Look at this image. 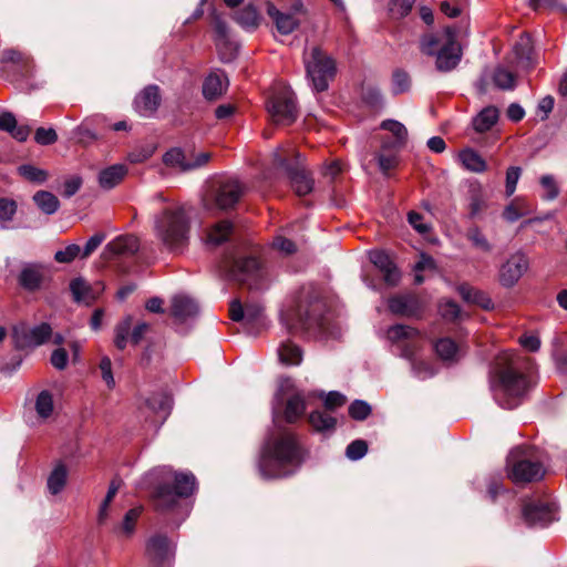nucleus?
Instances as JSON below:
<instances>
[{
  "label": "nucleus",
  "instance_id": "1",
  "mask_svg": "<svg viewBox=\"0 0 567 567\" xmlns=\"http://www.w3.org/2000/svg\"><path fill=\"white\" fill-rule=\"evenodd\" d=\"M527 359L513 351L501 352L488 373L494 400L503 409L518 406L528 390V381L522 370Z\"/></svg>",
  "mask_w": 567,
  "mask_h": 567
},
{
  "label": "nucleus",
  "instance_id": "2",
  "mask_svg": "<svg viewBox=\"0 0 567 567\" xmlns=\"http://www.w3.org/2000/svg\"><path fill=\"white\" fill-rule=\"evenodd\" d=\"M301 462V450L295 435L282 430L266 440L258 461V471L264 480L284 478L295 474Z\"/></svg>",
  "mask_w": 567,
  "mask_h": 567
},
{
  "label": "nucleus",
  "instance_id": "3",
  "mask_svg": "<svg viewBox=\"0 0 567 567\" xmlns=\"http://www.w3.org/2000/svg\"><path fill=\"white\" fill-rule=\"evenodd\" d=\"M153 234L163 249L181 254L190 239L192 215L187 206L168 203L153 215Z\"/></svg>",
  "mask_w": 567,
  "mask_h": 567
},
{
  "label": "nucleus",
  "instance_id": "4",
  "mask_svg": "<svg viewBox=\"0 0 567 567\" xmlns=\"http://www.w3.org/2000/svg\"><path fill=\"white\" fill-rule=\"evenodd\" d=\"M150 477L162 478L154 493V506L157 512H175L184 519L188 509L182 507L179 499L190 496L196 489V478L192 473H177L168 466L154 468Z\"/></svg>",
  "mask_w": 567,
  "mask_h": 567
},
{
  "label": "nucleus",
  "instance_id": "5",
  "mask_svg": "<svg viewBox=\"0 0 567 567\" xmlns=\"http://www.w3.org/2000/svg\"><path fill=\"white\" fill-rule=\"evenodd\" d=\"M457 35L458 30L449 25L441 33L424 35L420 41L421 51L435 56V66L440 72H450L461 62L463 50Z\"/></svg>",
  "mask_w": 567,
  "mask_h": 567
},
{
  "label": "nucleus",
  "instance_id": "6",
  "mask_svg": "<svg viewBox=\"0 0 567 567\" xmlns=\"http://www.w3.org/2000/svg\"><path fill=\"white\" fill-rule=\"evenodd\" d=\"M305 68L308 79L311 81L316 92H323L329 87V82L337 73L336 61L324 53L319 47L311 48L305 53Z\"/></svg>",
  "mask_w": 567,
  "mask_h": 567
},
{
  "label": "nucleus",
  "instance_id": "7",
  "mask_svg": "<svg viewBox=\"0 0 567 567\" xmlns=\"http://www.w3.org/2000/svg\"><path fill=\"white\" fill-rule=\"evenodd\" d=\"M267 111L275 124H292L298 117V106L291 89L284 84L276 86L268 99Z\"/></svg>",
  "mask_w": 567,
  "mask_h": 567
},
{
  "label": "nucleus",
  "instance_id": "8",
  "mask_svg": "<svg viewBox=\"0 0 567 567\" xmlns=\"http://www.w3.org/2000/svg\"><path fill=\"white\" fill-rule=\"evenodd\" d=\"M529 450L515 447L507 456L508 475L515 483L532 482L543 477L544 468L539 462L528 458Z\"/></svg>",
  "mask_w": 567,
  "mask_h": 567
},
{
  "label": "nucleus",
  "instance_id": "9",
  "mask_svg": "<svg viewBox=\"0 0 567 567\" xmlns=\"http://www.w3.org/2000/svg\"><path fill=\"white\" fill-rule=\"evenodd\" d=\"M296 162L290 164L284 155L282 148H277L272 153L274 164L284 169L288 175L291 186L299 196L308 195L313 189V179L306 173L300 163V154L295 153Z\"/></svg>",
  "mask_w": 567,
  "mask_h": 567
},
{
  "label": "nucleus",
  "instance_id": "10",
  "mask_svg": "<svg viewBox=\"0 0 567 567\" xmlns=\"http://www.w3.org/2000/svg\"><path fill=\"white\" fill-rule=\"evenodd\" d=\"M52 336V329L49 323H40L34 327H28L20 323L13 327L12 338L17 349L35 348L47 342Z\"/></svg>",
  "mask_w": 567,
  "mask_h": 567
},
{
  "label": "nucleus",
  "instance_id": "11",
  "mask_svg": "<svg viewBox=\"0 0 567 567\" xmlns=\"http://www.w3.org/2000/svg\"><path fill=\"white\" fill-rule=\"evenodd\" d=\"M210 159V153L200 152L198 154H187L182 148L174 147L167 151L163 156L166 166L185 173L205 166Z\"/></svg>",
  "mask_w": 567,
  "mask_h": 567
},
{
  "label": "nucleus",
  "instance_id": "12",
  "mask_svg": "<svg viewBox=\"0 0 567 567\" xmlns=\"http://www.w3.org/2000/svg\"><path fill=\"white\" fill-rule=\"evenodd\" d=\"M51 278L50 268L39 262H24L18 275L19 286L29 292L42 289Z\"/></svg>",
  "mask_w": 567,
  "mask_h": 567
},
{
  "label": "nucleus",
  "instance_id": "13",
  "mask_svg": "<svg viewBox=\"0 0 567 567\" xmlns=\"http://www.w3.org/2000/svg\"><path fill=\"white\" fill-rule=\"evenodd\" d=\"M528 268V260L522 252L513 254L499 268L498 280L503 287L515 286Z\"/></svg>",
  "mask_w": 567,
  "mask_h": 567
},
{
  "label": "nucleus",
  "instance_id": "14",
  "mask_svg": "<svg viewBox=\"0 0 567 567\" xmlns=\"http://www.w3.org/2000/svg\"><path fill=\"white\" fill-rule=\"evenodd\" d=\"M244 187L240 182L235 177H227L219 182L215 195L216 206L226 210L233 208L241 197Z\"/></svg>",
  "mask_w": 567,
  "mask_h": 567
},
{
  "label": "nucleus",
  "instance_id": "15",
  "mask_svg": "<svg viewBox=\"0 0 567 567\" xmlns=\"http://www.w3.org/2000/svg\"><path fill=\"white\" fill-rule=\"evenodd\" d=\"M231 276L235 280L247 282L252 288H258L261 278V265L255 257L240 258L235 261Z\"/></svg>",
  "mask_w": 567,
  "mask_h": 567
},
{
  "label": "nucleus",
  "instance_id": "16",
  "mask_svg": "<svg viewBox=\"0 0 567 567\" xmlns=\"http://www.w3.org/2000/svg\"><path fill=\"white\" fill-rule=\"evenodd\" d=\"M140 249V240L134 235H121L111 240L103 249L102 257L106 260L134 255Z\"/></svg>",
  "mask_w": 567,
  "mask_h": 567
},
{
  "label": "nucleus",
  "instance_id": "17",
  "mask_svg": "<svg viewBox=\"0 0 567 567\" xmlns=\"http://www.w3.org/2000/svg\"><path fill=\"white\" fill-rule=\"evenodd\" d=\"M369 259L382 274L388 286L394 287L400 282L401 272L388 254L382 250H371L369 251Z\"/></svg>",
  "mask_w": 567,
  "mask_h": 567
},
{
  "label": "nucleus",
  "instance_id": "18",
  "mask_svg": "<svg viewBox=\"0 0 567 567\" xmlns=\"http://www.w3.org/2000/svg\"><path fill=\"white\" fill-rule=\"evenodd\" d=\"M161 104L159 87L157 85H147L134 101L136 112L144 116H152Z\"/></svg>",
  "mask_w": 567,
  "mask_h": 567
},
{
  "label": "nucleus",
  "instance_id": "19",
  "mask_svg": "<svg viewBox=\"0 0 567 567\" xmlns=\"http://www.w3.org/2000/svg\"><path fill=\"white\" fill-rule=\"evenodd\" d=\"M174 544L167 536L158 534L148 538L146 543V555L155 563H163L174 555Z\"/></svg>",
  "mask_w": 567,
  "mask_h": 567
},
{
  "label": "nucleus",
  "instance_id": "20",
  "mask_svg": "<svg viewBox=\"0 0 567 567\" xmlns=\"http://www.w3.org/2000/svg\"><path fill=\"white\" fill-rule=\"evenodd\" d=\"M523 517L529 526H546L554 520V513L545 503H529L523 508Z\"/></svg>",
  "mask_w": 567,
  "mask_h": 567
},
{
  "label": "nucleus",
  "instance_id": "21",
  "mask_svg": "<svg viewBox=\"0 0 567 567\" xmlns=\"http://www.w3.org/2000/svg\"><path fill=\"white\" fill-rule=\"evenodd\" d=\"M267 14L271 18L279 33L288 35L299 27V20L293 13L282 12L272 3L267 4Z\"/></svg>",
  "mask_w": 567,
  "mask_h": 567
},
{
  "label": "nucleus",
  "instance_id": "22",
  "mask_svg": "<svg viewBox=\"0 0 567 567\" xmlns=\"http://www.w3.org/2000/svg\"><path fill=\"white\" fill-rule=\"evenodd\" d=\"M389 309L398 316H414L421 310L419 299L413 295H398L389 299Z\"/></svg>",
  "mask_w": 567,
  "mask_h": 567
},
{
  "label": "nucleus",
  "instance_id": "23",
  "mask_svg": "<svg viewBox=\"0 0 567 567\" xmlns=\"http://www.w3.org/2000/svg\"><path fill=\"white\" fill-rule=\"evenodd\" d=\"M198 313L197 303L189 297L178 295L172 300V316L177 322H185Z\"/></svg>",
  "mask_w": 567,
  "mask_h": 567
},
{
  "label": "nucleus",
  "instance_id": "24",
  "mask_svg": "<svg viewBox=\"0 0 567 567\" xmlns=\"http://www.w3.org/2000/svg\"><path fill=\"white\" fill-rule=\"evenodd\" d=\"M513 53L516 59V66L528 70L534 65L533 43L527 34H522L513 47Z\"/></svg>",
  "mask_w": 567,
  "mask_h": 567
},
{
  "label": "nucleus",
  "instance_id": "25",
  "mask_svg": "<svg viewBox=\"0 0 567 567\" xmlns=\"http://www.w3.org/2000/svg\"><path fill=\"white\" fill-rule=\"evenodd\" d=\"M172 398L165 392L154 393L146 399V406L155 414V421L163 423L172 409Z\"/></svg>",
  "mask_w": 567,
  "mask_h": 567
},
{
  "label": "nucleus",
  "instance_id": "26",
  "mask_svg": "<svg viewBox=\"0 0 567 567\" xmlns=\"http://www.w3.org/2000/svg\"><path fill=\"white\" fill-rule=\"evenodd\" d=\"M126 174L127 167L124 164H114L100 172L99 184L104 189H112L122 182Z\"/></svg>",
  "mask_w": 567,
  "mask_h": 567
},
{
  "label": "nucleus",
  "instance_id": "27",
  "mask_svg": "<svg viewBox=\"0 0 567 567\" xmlns=\"http://www.w3.org/2000/svg\"><path fill=\"white\" fill-rule=\"evenodd\" d=\"M0 131L10 133V135L19 142L27 141L30 134L29 126H18L14 115L10 112H2L0 114Z\"/></svg>",
  "mask_w": 567,
  "mask_h": 567
},
{
  "label": "nucleus",
  "instance_id": "28",
  "mask_svg": "<svg viewBox=\"0 0 567 567\" xmlns=\"http://www.w3.org/2000/svg\"><path fill=\"white\" fill-rule=\"evenodd\" d=\"M281 322L289 331L297 328L310 329L311 318L308 310H302L301 306L296 311H285L281 313Z\"/></svg>",
  "mask_w": 567,
  "mask_h": 567
},
{
  "label": "nucleus",
  "instance_id": "29",
  "mask_svg": "<svg viewBox=\"0 0 567 567\" xmlns=\"http://www.w3.org/2000/svg\"><path fill=\"white\" fill-rule=\"evenodd\" d=\"M457 291L461 295L462 299L467 303H474L483 309L493 308L492 299L486 296L483 291L475 289L474 287L462 284L457 287Z\"/></svg>",
  "mask_w": 567,
  "mask_h": 567
},
{
  "label": "nucleus",
  "instance_id": "30",
  "mask_svg": "<svg viewBox=\"0 0 567 567\" xmlns=\"http://www.w3.org/2000/svg\"><path fill=\"white\" fill-rule=\"evenodd\" d=\"M34 411L41 422L48 421L54 412V398L49 390L40 391L34 399Z\"/></svg>",
  "mask_w": 567,
  "mask_h": 567
},
{
  "label": "nucleus",
  "instance_id": "31",
  "mask_svg": "<svg viewBox=\"0 0 567 567\" xmlns=\"http://www.w3.org/2000/svg\"><path fill=\"white\" fill-rule=\"evenodd\" d=\"M227 87V79L223 73H210L204 81L203 94L208 100L221 95Z\"/></svg>",
  "mask_w": 567,
  "mask_h": 567
},
{
  "label": "nucleus",
  "instance_id": "32",
  "mask_svg": "<svg viewBox=\"0 0 567 567\" xmlns=\"http://www.w3.org/2000/svg\"><path fill=\"white\" fill-rule=\"evenodd\" d=\"M66 482L68 468L65 464L59 462L54 465L47 481V487L49 493L52 495L60 494L65 487Z\"/></svg>",
  "mask_w": 567,
  "mask_h": 567
},
{
  "label": "nucleus",
  "instance_id": "33",
  "mask_svg": "<svg viewBox=\"0 0 567 567\" xmlns=\"http://www.w3.org/2000/svg\"><path fill=\"white\" fill-rule=\"evenodd\" d=\"M458 158L464 168L470 172L483 173L487 168L485 159L473 148L462 150Z\"/></svg>",
  "mask_w": 567,
  "mask_h": 567
},
{
  "label": "nucleus",
  "instance_id": "34",
  "mask_svg": "<svg viewBox=\"0 0 567 567\" xmlns=\"http://www.w3.org/2000/svg\"><path fill=\"white\" fill-rule=\"evenodd\" d=\"M499 112L495 106L483 109L473 120V127L478 133L489 131L497 122Z\"/></svg>",
  "mask_w": 567,
  "mask_h": 567
},
{
  "label": "nucleus",
  "instance_id": "35",
  "mask_svg": "<svg viewBox=\"0 0 567 567\" xmlns=\"http://www.w3.org/2000/svg\"><path fill=\"white\" fill-rule=\"evenodd\" d=\"M234 19L244 30L249 32L255 31L260 23V17L256 8L251 4L235 12Z\"/></svg>",
  "mask_w": 567,
  "mask_h": 567
},
{
  "label": "nucleus",
  "instance_id": "36",
  "mask_svg": "<svg viewBox=\"0 0 567 567\" xmlns=\"http://www.w3.org/2000/svg\"><path fill=\"white\" fill-rule=\"evenodd\" d=\"M435 351L444 361H457L463 355V349L450 338L440 339L435 343Z\"/></svg>",
  "mask_w": 567,
  "mask_h": 567
},
{
  "label": "nucleus",
  "instance_id": "37",
  "mask_svg": "<svg viewBox=\"0 0 567 567\" xmlns=\"http://www.w3.org/2000/svg\"><path fill=\"white\" fill-rule=\"evenodd\" d=\"M278 357L287 365H298L302 361V351L291 341H285L278 348Z\"/></svg>",
  "mask_w": 567,
  "mask_h": 567
},
{
  "label": "nucleus",
  "instance_id": "38",
  "mask_svg": "<svg viewBox=\"0 0 567 567\" xmlns=\"http://www.w3.org/2000/svg\"><path fill=\"white\" fill-rule=\"evenodd\" d=\"M233 230V225L228 220L216 223L207 231L206 241L210 245H220L228 240L229 235Z\"/></svg>",
  "mask_w": 567,
  "mask_h": 567
},
{
  "label": "nucleus",
  "instance_id": "39",
  "mask_svg": "<svg viewBox=\"0 0 567 567\" xmlns=\"http://www.w3.org/2000/svg\"><path fill=\"white\" fill-rule=\"evenodd\" d=\"M33 200L37 206L47 215L54 214L60 207L58 197L50 192H37L33 195Z\"/></svg>",
  "mask_w": 567,
  "mask_h": 567
},
{
  "label": "nucleus",
  "instance_id": "40",
  "mask_svg": "<svg viewBox=\"0 0 567 567\" xmlns=\"http://www.w3.org/2000/svg\"><path fill=\"white\" fill-rule=\"evenodd\" d=\"M530 212L527 202L523 198H515L512 203H509L504 212L503 217L509 221L514 223L518 220L520 217L527 215Z\"/></svg>",
  "mask_w": 567,
  "mask_h": 567
},
{
  "label": "nucleus",
  "instance_id": "41",
  "mask_svg": "<svg viewBox=\"0 0 567 567\" xmlns=\"http://www.w3.org/2000/svg\"><path fill=\"white\" fill-rule=\"evenodd\" d=\"M309 422L317 432H327L336 426V419L326 411H313L309 415Z\"/></svg>",
  "mask_w": 567,
  "mask_h": 567
},
{
  "label": "nucleus",
  "instance_id": "42",
  "mask_svg": "<svg viewBox=\"0 0 567 567\" xmlns=\"http://www.w3.org/2000/svg\"><path fill=\"white\" fill-rule=\"evenodd\" d=\"M401 355L412 361V372L415 378L425 380L435 374V370L430 363L414 359L412 352L409 349H404Z\"/></svg>",
  "mask_w": 567,
  "mask_h": 567
},
{
  "label": "nucleus",
  "instance_id": "43",
  "mask_svg": "<svg viewBox=\"0 0 567 567\" xmlns=\"http://www.w3.org/2000/svg\"><path fill=\"white\" fill-rule=\"evenodd\" d=\"M305 400L300 394L292 395L286 405L285 419L287 422L292 423L299 419L305 412Z\"/></svg>",
  "mask_w": 567,
  "mask_h": 567
},
{
  "label": "nucleus",
  "instance_id": "44",
  "mask_svg": "<svg viewBox=\"0 0 567 567\" xmlns=\"http://www.w3.org/2000/svg\"><path fill=\"white\" fill-rule=\"evenodd\" d=\"M381 128L392 134L395 145H405L408 140V131L405 126L395 120H385L381 123Z\"/></svg>",
  "mask_w": 567,
  "mask_h": 567
},
{
  "label": "nucleus",
  "instance_id": "45",
  "mask_svg": "<svg viewBox=\"0 0 567 567\" xmlns=\"http://www.w3.org/2000/svg\"><path fill=\"white\" fill-rule=\"evenodd\" d=\"M214 31H215V43L218 49L223 47H231L228 41V28L226 22L219 17L216 16L213 21Z\"/></svg>",
  "mask_w": 567,
  "mask_h": 567
},
{
  "label": "nucleus",
  "instance_id": "46",
  "mask_svg": "<svg viewBox=\"0 0 567 567\" xmlns=\"http://www.w3.org/2000/svg\"><path fill=\"white\" fill-rule=\"evenodd\" d=\"M416 334H417L416 329L409 327V326H404V324L392 326L386 331L388 339L393 342H396V341H400L403 339H411Z\"/></svg>",
  "mask_w": 567,
  "mask_h": 567
},
{
  "label": "nucleus",
  "instance_id": "47",
  "mask_svg": "<svg viewBox=\"0 0 567 567\" xmlns=\"http://www.w3.org/2000/svg\"><path fill=\"white\" fill-rule=\"evenodd\" d=\"M467 239L473 244V246L484 252L492 251V244L485 237V235L477 228L472 227L467 230L466 234Z\"/></svg>",
  "mask_w": 567,
  "mask_h": 567
},
{
  "label": "nucleus",
  "instance_id": "48",
  "mask_svg": "<svg viewBox=\"0 0 567 567\" xmlns=\"http://www.w3.org/2000/svg\"><path fill=\"white\" fill-rule=\"evenodd\" d=\"M493 81L502 90H512L515 86L514 74L501 66L495 69Z\"/></svg>",
  "mask_w": 567,
  "mask_h": 567
},
{
  "label": "nucleus",
  "instance_id": "49",
  "mask_svg": "<svg viewBox=\"0 0 567 567\" xmlns=\"http://www.w3.org/2000/svg\"><path fill=\"white\" fill-rule=\"evenodd\" d=\"M539 183L543 189L545 190V194L543 195V198L545 200L551 202L558 197L559 188L553 175H543L539 179Z\"/></svg>",
  "mask_w": 567,
  "mask_h": 567
},
{
  "label": "nucleus",
  "instance_id": "50",
  "mask_svg": "<svg viewBox=\"0 0 567 567\" xmlns=\"http://www.w3.org/2000/svg\"><path fill=\"white\" fill-rule=\"evenodd\" d=\"M76 257L81 258V247L76 244H70L54 254L55 261L60 264L72 262Z\"/></svg>",
  "mask_w": 567,
  "mask_h": 567
},
{
  "label": "nucleus",
  "instance_id": "51",
  "mask_svg": "<svg viewBox=\"0 0 567 567\" xmlns=\"http://www.w3.org/2000/svg\"><path fill=\"white\" fill-rule=\"evenodd\" d=\"M132 324V318H125L115 329V346L123 350L126 347L130 330Z\"/></svg>",
  "mask_w": 567,
  "mask_h": 567
},
{
  "label": "nucleus",
  "instance_id": "52",
  "mask_svg": "<svg viewBox=\"0 0 567 567\" xmlns=\"http://www.w3.org/2000/svg\"><path fill=\"white\" fill-rule=\"evenodd\" d=\"M17 212V204L9 198H0V226L6 227V224L11 221Z\"/></svg>",
  "mask_w": 567,
  "mask_h": 567
},
{
  "label": "nucleus",
  "instance_id": "53",
  "mask_svg": "<svg viewBox=\"0 0 567 567\" xmlns=\"http://www.w3.org/2000/svg\"><path fill=\"white\" fill-rule=\"evenodd\" d=\"M120 488V484L116 481H112L109 491L106 493V496L104 501L102 502L100 509H99V523L103 524L107 517V508L111 502L113 501L114 496L116 495L117 491Z\"/></svg>",
  "mask_w": 567,
  "mask_h": 567
},
{
  "label": "nucleus",
  "instance_id": "54",
  "mask_svg": "<svg viewBox=\"0 0 567 567\" xmlns=\"http://www.w3.org/2000/svg\"><path fill=\"white\" fill-rule=\"evenodd\" d=\"M410 87V76L402 70H396L392 75V92L396 94L404 93Z\"/></svg>",
  "mask_w": 567,
  "mask_h": 567
},
{
  "label": "nucleus",
  "instance_id": "55",
  "mask_svg": "<svg viewBox=\"0 0 567 567\" xmlns=\"http://www.w3.org/2000/svg\"><path fill=\"white\" fill-rule=\"evenodd\" d=\"M20 174L28 181L41 184L47 181L45 171L37 168L32 165H22L19 167Z\"/></svg>",
  "mask_w": 567,
  "mask_h": 567
},
{
  "label": "nucleus",
  "instance_id": "56",
  "mask_svg": "<svg viewBox=\"0 0 567 567\" xmlns=\"http://www.w3.org/2000/svg\"><path fill=\"white\" fill-rule=\"evenodd\" d=\"M370 404L362 400H355L349 406L350 416L358 421L365 420L370 415Z\"/></svg>",
  "mask_w": 567,
  "mask_h": 567
},
{
  "label": "nucleus",
  "instance_id": "57",
  "mask_svg": "<svg viewBox=\"0 0 567 567\" xmlns=\"http://www.w3.org/2000/svg\"><path fill=\"white\" fill-rule=\"evenodd\" d=\"M141 513H142V508L135 507V508H131L125 514L123 523L120 527L121 532L124 535H126V536L132 535V533L134 532V528H135V523H136L137 518L140 517Z\"/></svg>",
  "mask_w": 567,
  "mask_h": 567
},
{
  "label": "nucleus",
  "instance_id": "58",
  "mask_svg": "<svg viewBox=\"0 0 567 567\" xmlns=\"http://www.w3.org/2000/svg\"><path fill=\"white\" fill-rule=\"evenodd\" d=\"M398 153L394 152H380L377 156L379 168L383 174H388L390 169L394 168L398 164Z\"/></svg>",
  "mask_w": 567,
  "mask_h": 567
},
{
  "label": "nucleus",
  "instance_id": "59",
  "mask_svg": "<svg viewBox=\"0 0 567 567\" xmlns=\"http://www.w3.org/2000/svg\"><path fill=\"white\" fill-rule=\"evenodd\" d=\"M368 452V445L363 440H355L351 442L347 450L346 455L348 458L352 461H358L362 458Z\"/></svg>",
  "mask_w": 567,
  "mask_h": 567
},
{
  "label": "nucleus",
  "instance_id": "60",
  "mask_svg": "<svg viewBox=\"0 0 567 567\" xmlns=\"http://www.w3.org/2000/svg\"><path fill=\"white\" fill-rule=\"evenodd\" d=\"M415 0H391L390 11L398 18H403L410 13Z\"/></svg>",
  "mask_w": 567,
  "mask_h": 567
},
{
  "label": "nucleus",
  "instance_id": "61",
  "mask_svg": "<svg viewBox=\"0 0 567 567\" xmlns=\"http://www.w3.org/2000/svg\"><path fill=\"white\" fill-rule=\"evenodd\" d=\"M440 313L446 320H456L461 315L460 306L453 300H445L440 303Z\"/></svg>",
  "mask_w": 567,
  "mask_h": 567
},
{
  "label": "nucleus",
  "instance_id": "62",
  "mask_svg": "<svg viewBox=\"0 0 567 567\" xmlns=\"http://www.w3.org/2000/svg\"><path fill=\"white\" fill-rule=\"evenodd\" d=\"M522 174V168L518 166H511L506 172L505 192L507 196H512Z\"/></svg>",
  "mask_w": 567,
  "mask_h": 567
},
{
  "label": "nucleus",
  "instance_id": "63",
  "mask_svg": "<svg viewBox=\"0 0 567 567\" xmlns=\"http://www.w3.org/2000/svg\"><path fill=\"white\" fill-rule=\"evenodd\" d=\"M58 135L54 128L39 127L34 134V141L40 145H51L55 143Z\"/></svg>",
  "mask_w": 567,
  "mask_h": 567
},
{
  "label": "nucleus",
  "instance_id": "64",
  "mask_svg": "<svg viewBox=\"0 0 567 567\" xmlns=\"http://www.w3.org/2000/svg\"><path fill=\"white\" fill-rule=\"evenodd\" d=\"M70 290L74 300L80 302L86 299L89 287L82 278H76L71 281Z\"/></svg>",
  "mask_w": 567,
  "mask_h": 567
}]
</instances>
